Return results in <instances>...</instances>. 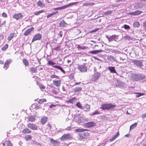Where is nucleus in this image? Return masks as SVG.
Instances as JSON below:
<instances>
[{"mask_svg":"<svg viewBox=\"0 0 146 146\" xmlns=\"http://www.w3.org/2000/svg\"><path fill=\"white\" fill-rule=\"evenodd\" d=\"M116 106V105L112 103H107L102 105L100 108L103 110H109L113 109Z\"/></svg>","mask_w":146,"mask_h":146,"instance_id":"1","label":"nucleus"},{"mask_svg":"<svg viewBox=\"0 0 146 146\" xmlns=\"http://www.w3.org/2000/svg\"><path fill=\"white\" fill-rule=\"evenodd\" d=\"M72 139V135L70 133L64 134L60 138V139L62 141L69 140Z\"/></svg>","mask_w":146,"mask_h":146,"instance_id":"2","label":"nucleus"},{"mask_svg":"<svg viewBox=\"0 0 146 146\" xmlns=\"http://www.w3.org/2000/svg\"><path fill=\"white\" fill-rule=\"evenodd\" d=\"M86 64L84 63L82 65H79L78 66L77 69L81 72H86L87 71V67L86 66Z\"/></svg>","mask_w":146,"mask_h":146,"instance_id":"3","label":"nucleus"},{"mask_svg":"<svg viewBox=\"0 0 146 146\" xmlns=\"http://www.w3.org/2000/svg\"><path fill=\"white\" fill-rule=\"evenodd\" d=\"M79 140H82L84 139H86L90 135V133L88 132H82L79 133Z\"/></svg>","mask_w":146,"mask_h":146,"instance_id":"4","label":"nucleus"},{"mask_svg":"<svg viewBox=\"0 0 146 146\" xmlns=\"http://www.w3.org/2000/svg\"><path fill=\"white\" fill-rule=\"evenodd\" d=\"M28 127L31 129L36 130L38 129L37 126L35 124L29 123L27 124Z\"/></svg>","mask_w":146,"mask_h":146,"instance_id":"5","label":"nucleus"},{"mask_svg":"<svg viewBox=\"0 0 146 146\" xmlns=\"http://www.w3.org/2000/svg\"><path fill=\"white\" fill-rule=\"evenodd\" d=\"M132 62L134 63L138 67H141L143 66L142 62L140 60H132Z\"/></svg>","mask_w":146,"mask_h":146,"instance_id":"6","label":"nucleus"},{"mask_svg":"<svg viewBox=\"0 0 146 146\" xmlns=\"http://www.w3.org/2000/svg\"><path fill=\"white\" fill-rule=\"evenodd\" d=\"M42 38V35L39 33H37L35 34L33 36L32 42H33L34 41L37 40H40Z\"/></svg>","mask_w":146,"mask_h":146,"instance_id":"7","label":"nucleus"},{"mask_svg":"<svg viewBox=\"0 0 146 146\" xmlns=\"http://www.w3.org/2000/svg\"><path fill=\"white\" fill-rule=\"evenodd\" d=\"M23 17V15L21 13L15 14L13 16V18L17 20L22 19Z\"/></svg>","mask_w":146,"mask_h":146,"instance_id":"8","label":"nucleus"},{"mask_svg":"<svg viewBox=\"0 0 146 146\" xmlns=\"http://www.w3.org/2000/svg\"><path fill=\"white\" fill-rule=\"evenodd\" d=\"M100 76V74L98 72H96L94 73L93 77L92 79V80L93 81H95L98 80Z\"/></svg>","mask_w":146,"mask_h":146,"instance_id":"9","label":"nucleus"},{"mask_svg":"<svg viewBox=\"0 0 146 146\" xmlns=\"http://www.w3.org/2000/svg\"><path fill=\"white\" fill-rule=\"evenodd\" d=\"M34 29V28L33 27H32L31 28L28 29L24 32V35L25 36H27L28 35H30L31 33L33 31Z\"/></svg>","mask_w":146,"mask_h":146,"instance_id":"10","label":"nucleus"},{"mask_svg":"<svg viewBox=\"0 0 146 146\" xmlns=\"http://www.w3.org/2000/svg\"><path fill=\"white\" fill-rule=\"evenodd\" d=\"M78 3V2H73V3H69L68 4L63 6L62 7H60V9L62 10L63 9H65L67 8H68L70 6H71L72 5H74L77 4Z\"/></svg>","mask_w":146,"mask_h":146,"instance_id":"11","label":"nucleus"},{"mask_svg":"<svg viewBox=\"0 0 146 146\" xmlns=\"http://www.w3.org/2000/svg\"><path fill=\"white\" fill-rule=\"evenodd\" d=\"M83 108L82 110H83L84 111L88 112L90 111V106L88 104H85L83 106Z\"/></svg>","mask_w":146,"mask_h":146,"instance_id":"12","label":"nucleus"},{"mask_svg":"<svg viewBox=\"0 0 146 146\" xmlns=\"http://www.w3.org/2000/svg\"><path fill=\"white\" fill-rule=\"evenodd\" d=\"M61 81L60 80H53V85L57 87H59L61 84Z\"/></svg>","mask_w":146,"mask_h":146,"instance_id":"13","label":"nucleus"},{"mask_svg":"<svg viewBox=\"0 0 146 146\" xmlns=\"http://www.w3.org/2000/svg\"><path fill=\"white\" fill-rule=\"evenodd\" d=\"M142 12V11L137 10L134 12L129 13V14L132 15H138L141 14Z\"/></svg>","mask_w":146,"mask_h":146,"instance_id":"14","label":"nucleus"},{"mask_svg":"<svg viewBox=\"0 0 146 146\" xmlns=\"http://www.w3.org/2000/svg\"><path fill=\"white\" fill-rule=\"evenodd\" d=\"M85 125L87 127H90L96 125V123L92 121L88 122L85 124Z\"/></svg>","mask_w":146,"mask_h":146,"instance_id":"15","label":"nucleus"},{"mask_svg":"<svg viewBox=\"0 0 146 146\" xmlns=\"http://www.w3.org/2000/svg\"><path fill=\"white\" fill-rule=\"evenodd\" d=\"M3 145L4 146H13L12 143L9 140L5 141L3 143Z\"/></svg>","mask_w":146,"mask_h":146,"instance_id":"16","label":"nucleus"},{"mask_svg":"<svg viewBox=\"0 0 146 146\" xmlns=\"http://www.w3.org/2000/svg\"><path fill=\"white\" fill-rule=\"evenodd\" d=\"M119 131H118L115 135H114L110 139V141L111 142L114 141L116 138L119 136Z\"/></svg>","mask_w":146,"mask_h":146,"instance_id":"17","label":"nucleus"},{"mask_svg":"<svg viewBox=\"0 0 146 146\" xmlns=\"http://www.w3.org/2000/svg\"><path fill=\"white\" fill-rule=\"evenodd\" d=\"M31 132V131L28 128H25L23 130L22 133L23 134H29Z\"/></svg>","mask_w":146,"mask_h":146,"instance_id":"18","label":"nucleus"},{"mask_svg":"<svg viewBox=\"0 0 146 146\" xmlns=\"http://www.w3.org/2000/svg\"><path fill=\"white\" fill-rule=\"evenodd\" d=\"M76 100L75 97L72 98L67 101V103L73 104L75 102V100Z\"/></svg>","mask_w":146,"mask_h":146,"instance_id":"19","label":"nucleus"},{"mask_svg":"<svg viewBox=\"0 0 146 146\" xmlns=\"http://www.w3.org/2000/svg\"><path fill=\"white\" fill-rule=\"evenodd\" d=\"M52 67L54 68H56L60 70L64 74H65V71L63 69L62 67H61L60 66H59L55 65L54 66H53Z\"/></svg>","mask_w":146,"mask_h":146,"instance_id":"20","label":"nucleus"},{"mask_svg":"<svg viewBox=\"0 0 146 146\" xmlns=\"http://www.w3.org/2000/svg\"><path fill=\"white\" fill-rule=\"evenodd\" d=\"M102 52V50H92L90 51L89 53L91 54H96L98 53Z\"/></svg>","mask_w":146,"mask_h":146,"instance_id":"21","label":"nucleus"},{"mask_svg":"<svg viewBox=\"0 0 146 146\" xmlns=\"http://www.w3.org/2000/svg\"><path fill=\"white\" fill-rule=\"evenodd\" d=\"M67 23L63 20H62L59 24V26L60 27H65Z\"/></svg>","mask_w":146,"mask_h":146,"instance_id":"22","label":"nucleus"},{"mask_svg":"<svg viewBox=\"0 0 146 146\" xmlns=\"http://www.w3.org/2000/svg\"><path fill=\"white\" fill-rule=\"evenodd\" d=\"M11 60H7L4 64V68L6 67L7 68L9 66V65L11 63Z\"/></svg>","mask_w":146,"mask_h":146,"instance_id":"23","label":"nucleus"},{"mask_svg":"<svg viewBox=\"0 0 146 146\" xmlns=\"http://www.w3.org/2000/svg\"><path fill=\"white\" fill-rule=\"evenodd\" d=\"M47 120L48 118L46 117L42 118L41 120V124L43 125L45 124L47 122Z\"/></svg>","mask_w":146,"mask_h":146,"instance_id":"24","label":"nucleus"},{"mask_svg":"<svg viewBox=\"0 0 146 146\" xmlns=\"http://www.w3.org/2000/svg\"><path fill=\"white\" fill-rule=\"evenodd\" d=\"M116 37V36L115 35H112L110 37L107 36L109 42L115 39Z\"/></svg>","mask_w":146,"mask_h":146,"instance_id":"25","label":"nucleus"},{"mask_svg":"<svg viewBox=\"0 0 146 146\" xmlns=\"http://www.w3.org/2000/svg\"><path fill=\"white\" fill-rule=\"evenodd\" d=\"M133 26L134 28H138L140 27V25L139 22L136 21L133 23Z\"/></svg>","mask_w":146,"mask_h":146,"instance_id":"26","label":"nucleus"},{"mask_svg":"<svg viewBox=\"0 0 146 146\" xmlns=\"http://www.w3.org/2000/svg\"><path fill=\"white\" fill-rule=\"evenodd\" d=\"M30 72L32 73H37V70L36 68L31 67L30 68Z\"/></svg>","mask_w":146,"mask_h":146,"instance_id":"27","label":"nucleus"},{"mask_svg":"<svg viewBox=\"0 0 146 146\" xmlns=\"http://www.w3.org/2000/svg\"><path fill=\"white\" fill-rule=\"evenodd\" d=\"M108 69L110 71V72L112 73H117L114 67L110 66L108 68Z\"/></svg>","mask_w":146,"mask_h":146,"instance_id":"28","label":"nucleus"},{"mask_svg":"<svg viewBox=\"0 0 146 146\" xmlns=\"http://www.w3.org/2000/svg\"><path fill=\"white\" fill-rule=\"evenodd\" d=\"M37 5L38 6L40 7H44L45 5L43 4L40 0L38 1L36 3Z\"/></svg>","mask_w":146,"mask_h":146,"instance_id":"29","label":"nucleus"},{"mask_svg":"<svg viewBox=\"0 0 146 146\" xmlns=\"http://www.w3.org/2000/svg\"><path fill=\"white\" fill-rule=\"evenodd\" d=\"M36 119L35 117L33 115L30 116L29 118V121L34 122Z\"/></svg>","mask_w":146,"mask_h":146,"instance_id":"30","label":"nucleus"},{"mask_svg":"<svg viewBox=\"0 0 146 146\" xmlns=\"http://www.w3.org/2000/svg\"><path fill=\"white\" fill-rule=\"evenodd\" d=\"M82 90V88L80 87L76 88L74 90V93H77L80 92Z\"/></svg>","mask_w":146,"mask_h":146,"instance_id":"31","label":"nucleus"},{"mask_svg":"<svg viewBox=\"0 0 146 146\" xmlns=\"http://www.w3.org/2000/svg\"><path fill=\"white\" fill-rule=\"evenodd\" d=\"M15 33H11L7 38V39L9 41L11 40L14 37Z\"/></svg>","mask_w":146,"mask_h":146,"instance_id":"32","label":"nucleus"},{"mask_svg":"<svg viewBox=\"0 0 146 146\" xmlns=\"http://www.w3.org/2000/svg\"><path fill=\"white\" fill-rule=\"evenodd\" d=\"M88 131L87 129H84L83 128L82 129H76L75 130V131L76 132H82L85 131Z\"/></svg>","mask_w":146,"mask_h":146,"instance_id":"33","label":"nucleus"},{"mask_svg":"<svg viewBox=\"0 0 146 146\" xmlns=\"http://www.w3.org/2000/svg\"><path fill=\"white\" fill-rule=\"evenodd\" d=\"M46 100L45 98H42L40 99L38 101V103L40 104H42L43 103L46 102Z\"/></svg>","mask_w":146,"mask_h":146,"instance_id":"34","label":"nucleus"},{"mask_svg":"<svg viewBox=\"0 0 146 146\" xmlns=\"http://www.w3.org/2000/svg\"><path fill=\"white\" fill-rule=\"evenodd\" d=\"M23 62L25 66H28L29 64V62L26 59H23Z\"/></svg>","mask_w":146,"mask_h":146,"instance_id":"35","label":"nucleus"},{"mask_svg":"<svg viewBox=\"0 0 146 146\" xmlns=\"http://www.w3.org/2000/svg\"><path fill=\"white\" fill-rule=\"evenodd\" d=\"M25 139L27 141H28L29 140H31L32 139V137L30 135H28L26 136H25L24 137Z\"/></svg>","mask_w":146,"mask_h":146,"instance_id":"36","label":"nucleus"},{"mask_svg":"<svg viewBox=\"0 0 146 146\" xmlns=\"http://www.w3.org/2000/svg\"><path fill=\"white\" fill-rule=\"evenodd\" d=\"M76 105V106L81 109H82L83 108V106L79 102H77Z\"/></svg>","mask_w":146,"mask_h":146,"instance_id":"37","label":"nucleus"},{"mask_svg":"<svg viewBox=\"0 0 146 146\" xmlns=\"http://www.w3.org/2000/svg\"><path fill=\"white\" fill-rule=\"evenodd\" d=\"M137 95L136 96V98L139 97L144 95H145V94L144 93H141L139 92H136L135 93Z\"/></svg>","mask_w":146,"mask_h":146,"instance_id":"38","label":"nucleus"},{"mask_svg":"<svg viewBox=\"0 0 146 146\" xmlns=\"http://www.w3.org/2000/svg\"><path fill=\"white\" fill-rule=\"evenodd\" d=\"M137 124V123H135L133 124L130 127V130L131 129H133L136 127Z\"/></svg>","mask_w":146,"mask_h":146,"instance_id":"39","label":"nucleus"},{"mask_svg":"<svg viewBox=\"0 0 146 146\" xmlns=\"http://www.w3.org/2000/svg\"><path fill=\"white\" fill-rule=\"evenodd\" d=\"M44 12V11L43 10H41L40 11H37L34 13V14L35 15H38Z\"/></svg>","mask_w":146,"mask_h":146,"instance_id":"40","label":"nucleus"},{"mask_svg":"<svg viewBox=\"0 0 146 146\" xmlns=\"http://www.w3.org/2000/svg\"><path fill=\"white\" fill-rule=\"evenodd\" d=\"M50 143L54 144L58 143V142L54 140L52 138L50 139Z\"/></svg>","mask_w":146,"mask_h":146,"instance_id":"41","label":"nucleus"},{"mask_svg":"<svg viewBox=\"0 0 146 146\" xmlns=\"http://www.w3.org/2000/svg\"><path fill=\"white\" fill-rule=\"evenodd\" d=\"M50 77L51 78H56L58 79L59 78V77L55 74L52 75L50 76Z\"/></svg>","mask_w":146,"mask_h":146,"instance_id":"42","label":"nucleus"},{"mask_svg":"<svg viewBox=\"0 0 146 146\" xmlns=\"http://www.w3.org/2000/svg\"><path fill=\"white\" fill-rule=\"evenodd\" d=\"M8 45L7 44H6L3 47L1 50L3 51L5 50L7 48H8Z\"/></svg>","mask_w":146,"mask_h":146,"instance_id":"43","label":"nucleus"},{"mask_svg":"<svg viewBox=\"0 0 146 146\" xmlns=\"http://www.w3.org/2000/svg\"><path fill=\"white\" fill-rule=\"evenodd\" d=\"M56 63L51 60H48V62L47 64L48 65H53Z\"/></svg>","mask_w":146,"mask_h":146,"instance_id":"44","label":"nucleus"},{"mask_svg":"<svg viewBox=\"0 0 146 146\" xmlns=\"http://www.w3.org/2000/svg\"><path fill=\"white\" fill-rule=\"evenodd\" d=\"M95 4V3H85L83 4V6H88V5H94Z\"/></svg>","mask_w":146,"mask_h":146,"instance_id":"45","label":"nucleus"},{"mask_svg":"<svg viewBox=\"0 0 146 146\" xmlns=\"http://www.w3.org/2000/svg\"><path fill=\"white\" fill-rule=\"evenodd\" d=\"M112 13V11L111 10H110V11H108L106 12L105 14L106 15H111Z\"/></svg>","mask_w":146,"mask_h":146,"instance_id":"46","label":"nucleus"},{"mask_svg":"<svg viewBox=\"0 0 146 146\" xmlns=\"http://www.w3.org/2000/svg\"><path fill=\"white\" fill-rule=\"evenodd\" d=\"M137 6L139 8H141L144 6V5L143 3H139L137 4Z\"/></svg>","mask_w":146,"mask_h":146,"instance_id":"47","label":"nucleus"},{"mask_svg":"<svg viewBox=\"0 0 146 146\" xmlns=\"http://www.w3.org/2000/svg\"><path fill=\"white\" fill-rule=\"evenodd\" d=\"M61 46H58L55 48H53V50L58 51V50H60Z\"/></svg>","mask_w":146,"mask_h":146,"instance_id":"48","label":"nucleus"},{"mask_svg":"<svg viewBox=\"0 0 146 146\" xmlns=\"http://www.w3.org/2000/svg\"><path fill=\"white\" fill-rule=\"evenodd\" d=\"M39 86L40 89H44L45 88V87L42 84H39Z\"/></svg>","mask_w":146,"mask_h":146,"instance_id":"49","label":"nucleus"},{"mask_svg":"<svg viewBox=\"0 0 146 146\" xmlns=\"http://www.w3.org/2000/svg\"><path fill=\"white\" fill-rule=\"evenodd\" d=\"M100 113L99 111L96 110L95 111V112L93 113L92 115H95L99 114Z\"/></svg>","mask_w":146,"mask_h":146,"instance_id":"50","label":"nucleus"},{"mask_svg":"<svg viewBox=\"0 0 146 146\" xmlns=\"http://www.w3.org/2000/svg\"><path fill=\"white\" fill-rule=\"evenodd\" d=\"M124 27L125 29H130V27L127 25H124Z\"/></svg>","mask_w":146,"mask_h":146,"instance_id":"51","label":"nucleus"},{"mask_svg":"<svg viewBox=\"0 0 146 146\" xmlns=\"http://www.w3.org/2000/svg\"><path fill=\"white\" fill-rule=\"evenodd\" d=\"M2 17H3L4 18H6V17H7V14H6V13H5V12H3L2 14Z\"/></svg>","mask_w":146,"mask_h":146,"instance_id":"52","label":"nucleus"},{"mask_svg":"<svg viewBox=\"0 0 146 146\" xmlns=\"http://www.w3.org/2000/svg\"><path fill=\"white\" fill-rule=\"evenodd\" d=\"M98 29H98V28L95 29H94L93 30H92V31H90V33H94V32H96L98 30Z\"/></svg>","mask_w":146,"mask_h":146,"instance_id":"53","label":"nucleus"},{"mask_svg":"<svg viewBox=\"0 0 146 146\" xmlns=\"http://www.w3.org/2000/svg\"><path fill=\"white\" fill-rule=\"evenodd\" d=\"M53 15H54V14H53V13H50V14H48L47 16V18H49L51 17H52V16Z\"/></svg>","mask_w":146,"mask_h":146,"instance_id":"54","label":"nucleus"},{"mask_svg":"<svg viewBox=\"0 0 146 146\" xmlns=\"http://www.w3.org/2000/svg\"><path fill=\"white\" fill-rule=\"evenodd\" d=\"M52 92L54 94H57L58 93V92L57 91L55 90L54 89L52 90Z\"/></svg>","mask_w":146,"mask_h":146,"instance_id":"55","label":"nucleus"},{"mask_svg":"<svg viewBox=\"0 0 146 146\" xmlns=\"http://www.w3.org/2000/svg\"><path fill=\"white\" fill-rule=\"evenodd\" d=\"M47 129H50L51 128V125L50 124H48L47 125Z\"/></svg>","mask_w":146,"mask_h":146,"instance_id":"56","label":"nucleus"},{"mask_svg":"<svg viewBox=\"0 0 146 146\" xmlns=\"http://www.w3.org/2000/svg\"><path fill=\"white\" fill-rule=\"evenodd\" d=\"M40 107L38 106H36L35 107V110H37L40 109Z\"/></svg>","mask_w":146,"mask_h":146,"instance_id":"57","label":"nucleus"},{"mask_svg":"<svg viewBox=\"0 0 146 146\" xmlns=\"http://www.w3.org/2000/svg\"><path fill=\"white\" fill-rule=\"evenodd\" d=\"M143 27L144 28H146V21H145L143 23Z\"/></svg>","mask_w":146,"mask_h":146,"instance_id":"58","label":"nucleus"},{"mask_svg":"<svg viewBox=\"0 0 146 146\" xmlns=\"http://www.w3.org/2000/svg\"><path fill=\"white\" fill-rule=\"evenodd\" d=\"M53 9H54V11L58 10H61L60 9V7H57V8H54Z\"/></svg>","mask_w":146,"mask_h":146,"instance_id":"59","label":"nucleus"},{"mask_svg":"<svg viewBox=\"0 0 146 146\" xmlns=\"http://www.w3.org/2000/svg\"><path fill=\"white\" fill-rule=\"evenodd\" d=\"M141 117L143 118H145V117H146V113L142 114V115Z\"/></svg>","mask_w":146,"mask_h":146,"instance_id":"60","label":"nucleus"},{"mask_svg":"<svg viewBox=\"0 0 146 146\" xmlns=\"http://www.w3.org/2000/svg\"><path fill=\"white\" fill-rule=\"evenodd\" d=\"M56 106V105L54 104H51L49 106L50 108H52L53 107H55Z\"/></svg>","mask_w":146,"mask_h":146,"instance_id":"61","label":"nucleus"},{"mask_svg":"<svg viewBox=\"0 0 146 146\" xmlns=\"http://www.w3.org/2000/svg\"><path fill=\"white\" fill-rule=\"evenodd\" d=\"M6 21H5L3 22V23L1 25H0V27H2L3 25L5 24L6 23Z\"/></svg>","mask_w":146,"mask_h":146,"instance_id":"62","label":"nucleus"},{"mask_svg":"<svg viewBox=\"0 0 146 146\" xmlns=\"http://www.w3.org/2000/svg\"><path fill=\"white\" fill-rule=\"evenodd\" d=\"M4 62L0 60V64H3Z\"/></svg>","mask_w":146,"mask_h":146,"instance_id":"63","label":"nucleus"},{"mask_svg":"<svg viewBox=\"0 0 146 146\" xmlns=\"http://www.w3.org/2000/svg\"><path fill=\"white\" fill-rule=\"evenodd\" d=\"M58 13V11H56L54 13H53L54 15Z\"/></svg>","mask_w":146,"mask_h":146,"instance_id":"64","label":"nucleus"}]
</instances>
